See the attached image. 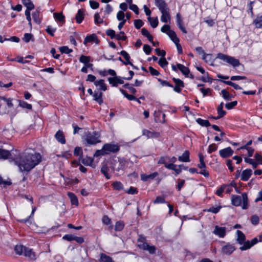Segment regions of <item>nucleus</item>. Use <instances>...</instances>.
I'll use <instances>...</instances> for the list:
<instances>
[{
	"instance_id": "1",
	"label": "nucleus",
	"mask_w": 262,
	"mask_h": 262,
	"mask_svg": "<svg viewBox=\"0 0 262 262\" xmlns=\"http://www.w3.org/2000/svg\"><path fill=\"white\" fill-rule=\"evenodd\" d=\"M12 152H13L14 154H12L10 159L14 161L21 172L30 171L41 160L40 154L32 148H27L18 154L16 150Z\"/></svg>"
},
{
	"instance_id": "2",
	"label": "nucleus",
	"mask_w": 262,
	"mask_h": 262,
	"mask_svg": "<svg viewBox=\"0 0 262 262\" xmlns=\"http://www.w3.org/2000/svg\"><path fill=\"white\" fill-rule=\"evenodd\" d=\"M155 5L158 8L162 13L161 21L163 23H167L170 21V15L169 13V9L164 0H155Z\"/></svg>"
},
{
	"instance_id": "3",
	"label": "nucleus",
	"mask_w": 262,
	"mask_h": 262,
	"mask_svg": "<svg viewBox=\"0 0 262 262\" xmlns=\"http://www.w3.org/2000/svg\"><path fill=\"white\" fill-rule=\"evenodd\" d=\"M232 204L235 206L242 205L243 209L248 207V196L246 193L242 194V196L233 195L231 198Z\"/></svg>"
},
{
	"instance_id": "4",
	"label": "nucleus",
	"mask_w": 262,
	"mask_h": 262,
	"mask_svg": "<svg viewBox=\"0 0 262 262\" xmlns=\"http://www.w3.org/2000/svg\"><path fill=\"white\" fill-rule=\"evenodd\" d=\"M100 135L96 132L86 133L83 137V141L85 145H95L101 142L100 140Z\"/></svg>"
},
{
	"instance_id": "5",
	"label": "nucleus",
	"mask_w": 262,
	"mask_h": 262,
	"mask_svg": "<svg viewBox=\"0 0 262 262\" xmlns=\"http://www.w3.org/2000/svg\"><path fill=\"white\" fill-rule=\"evenodd\" d=\"M216 58L221 59L223 61L230 64L234 67H238L240 64L239 61L238 59L221 53H218L217 54Z\"/></svg>"
},
{
	"instance_id": "6",
	"label": "nucleus",
	"mask_w": 262,
	"mask_h": 262,
	"mask_svg": "<svg viewBox=\"0 0 262 262\" xmlns=\"http://www.w3.org/2000/svg\"><path fill=\"white\" fill-rule=\"evenodd\" d=\"M103 146L106 155L111 152H117L120 149L119 146L117 144L113 143L105 144Z\"/></svg>"
},
{
	"instance_id": "7",
	"label": "nucleus",
	"mask_w": 262,
	"mask_h": 262,
	"mask_svg": "<svg viewBox=\"0 0 262 262\" xmlns=\"http://www.w3.org/2000/svg\"><path fill=\"white\" fill-rule=\"evenodd\" d=\"M213 233L220 238H223L226 235V228L215 226Z\"/></svg>"
},
{
	"instance_id": "8",
	"label": "nucleus",
	"mask_w": 262,
	"mask_h": 262,
	"mask_svg": "<svg viewBox=\"0 0 262 262\" xmlns=\"http://www.w3.org/2000/svg\"><path fill=\"white\" fill-rule=\"evenodd\" d=\"M236 249L235 246L229 243L224 246L222 248V252L225 255H229L231 254Z\"/></svg>"
},
{
	"instance_id": "9",
	"label": "nucleus",
	"mask_w": 262,
	"mask_h": 262,
	"mask_svg": "<svg viewBox=\"0 0 262 262\" xmlns=\"http://www.w3.org/2000/svg\"><path fill=\"white\" fill-rule=\"evenodd\" d=\"M258 242V239L256 237L253 238L251 242L247 241L245 242L244 245L239 247V249L241 251H245L251 248L253 246L257 244Z\"/></svg>"
},
{
	"instance_id": "10",
	"label": "nucleus",
	"mask_w": 262,
	"mask_h": 262,
	"mask_svg": "<svg viewBox=\"0 0 262 262\" xmlns=\"http://www.w3.org/2000/svg\"><path fill=\"white\" fill-rule=\"evenodd\" d=\"M123 78L119 76H115L113 77H109L108 81L109 83L113 86H117L118 84L124 83V80Z\"/></svg>"
},
{
	"instance_id": "11",
	"label": "nucleus",
	"mask_w": 262,
	"mask_h": 262,
	"mask_svg": "<svg viewBox=\"0 0 262 262\" xmlns=\"http://www.w3.org/2000/svg\"><path fill=\"white\" fill-rule=\"evenodd\" d=\"M233 154V150L230 147L221 149L219 151V154L223 158H226L231 156Z\"/></svg>"
},
{
	"instance_id": "12",
	"label": "nucleus",
	"mask_w": 262,
	"mask_h": 262,
	"mask_svg": "<svg viewBox=\"0 0 262 262\" xmlns=\"http://www.w3.org/2000/svg\"><path fill=\"white\" fill-rule=\"evenodd\" d=\"M173 80L175 83V86L173 88V91L177 93H180L182 89L184 88V85L183 82L180 79L173 78Z\"/></svg>"
},
{
	"instance_id": "13",
	"label": "nucleus",
	"mask_w": 262,
	"mask_h": 262,
	"mask_svg": "<svg viewBox=\"0 0 262 262\" xmlns=\"http://www.w3.org/2000/svg\"><path fill=\"white\" fill-rule=\"evenodd\" d=\"M252 174V171L250 169H246L243 171L241 176V180L247 181L249 180Z\"/></svg>"
},
{
	"instance_id": "14",
	"label": "nucleus",
	"mask_w": 262,
	"mask_h": 262,
	"mask_svg": "<svg viewBox=\"0 0 262 262\" xmlns=\"http://www.w3.org/2000/svg\"><path fill=\"white\" fill-rule=\"evenodd\" d=\"M236 241L237 243L239 245H244L246 240V236L245 234L240 230L236 231Z\"/></svg>"
},
{
	"instance_id": "15",
	"label": "nucleus",
	"mask_w": 262,
	"mask_h": 262,
	"mask_svg": "<svg viewBox=\"0 0 262 262\" xmlns=\"http://www.w3.org/2000/svg\"><path fill=\"white\" fill-rule=\"evenodd\" d=\"M12 154H14L13 152H10L8 150L0 148V159H10Z\"/></svg>"
},
{
	"instance_id": "16",
	"label": "nucleus",
	"mask_w": 262,
	"mask_h": 262,
	"mask_svg": "<svg viewBox=\"0 0 262 262\" xmlns=\"http://www.w3.org/2000/svg\"><path fill=\"white\" fill-rule=\"evenodd\" d=\"M95 85L97 87L100 91H105L107 90V86L103 79L96 80L95 82Z\"/></svg>"
},
{
	"instance_id": "17",
	"label": "nucleus",
	"mask_w": 262,
	"mask_h": 262,
	"mask_svg": "<svg viewBox=\"0 0 262 262\" xmlns=\"http://www.w3.org/2000/svg\"><path fill=\"white\" fill-rule=\"evenodd\" d=\"M93 99L99 104H101L103 103L102 99V92L98 91H95L94 94L93 95Z\"/></svg>"
},
{
	"instance_id": "18",
	"label": "nucleus",
	"mask_w": 262,
	"mask_h": 262,
	"mask_svg": "<svg viewBox=\"0 0 262 262\" xmlns=\"http://www.w3.org/2000/svg\"><path fill=\"white\" fill-rule=\"evenodd\" d=\"M142 134L144 136L147 137V138H157L160 136V133L158 132H150L147 129H144L142 131Z\"/></svg>"
},
{
	"instance_id": "19",
	"label": "nucleus",
	"mask_w": 262,
	"mask_h": 262,
	"mask_svg": "<svg viewBox=\"0 0 262 262\" xmlns=\"http://www.w3.org/2000/svg\"><path fill=\"white\" fill-rule=\"evenodd\" d=\"M223 106H224V103L221 102L220 104L217 107V113L218 116L216 117H212V118H214L215 119H219L222 117H223L225 114L226 112L223 110Z\"/></svg>"
},
{
	"instance_id": "20",
	"label": "nucleus",
	"mask_w": 262,
	"mask_h": 262,
	"mask_svg": "<svg viewBox=\"0 0 262 262\" xmlns=\"http://www.w3.org/2000/svg\"><path fill=\"white\" fill-rule=\"evenodd\" d=\"M94 42L96 43V44L98 43V40L97 39V36L94 34H93L89 36H87L85 38L83 43L84 45H86L88 42Z\"/></svg>"
},
{
	"instance_id": "21",
	"label": "nucleus",
	"mask_w": 262,
	"mask_h": 262,
	"mask_svg": "<svg viewBox=\"0 0 262 262\" xmlns=\"http://www.w3.org/2000/svg\"><path fill=\"white\" fill-rule=\"evenodd\" d=\"M158 176V173L157 172H155L150 174H142L141 175V179L143 181H147L149 180H153Z\"/></svg>"
},
{
	"instance_id": "22",
	"label": "nucleus",
	"mask_w": 262,
	"mask_h": 262,
	"mask_svg": "<svg viewBox=\"0 0 262 262\" xmlns=\"http://www.w3.org/2000/svg\"><path fill=\"white\" fill-rule=\"evenodd\" d=\"M55 137L56 139L61 144H65L66 139L63 132L59 130L55 134Z\"/></svg>"
},
{
	"instance_id": "23",
	"label": "nucleus",
	"mask_w": 262,
	"mask_h": 262,
	"mask_svg": "<svg viewBox=\"0 0 262 262\" xmlns=\"http://www.w3.org/2000/svg\"><path fill=\"white\" fill-rule=\"evenodd\" d=\"M178 160L179 161L182 162H190L189 152L188 150H185L182 155L179 157Z\"/></svg>"
},
{
	"instance_id": "24",
	"label": "nucleus",
	"mask_w": 262,
	"mask_h": 262,
	"mask_svg": "<svg viewBox=\"0 0 262 262\" xmlns=\"http://www.w3.org/2000/svg\"><path fill=\"white\" fill-rule=\"evenodd\" d=\"M23 255L26 257H28L30 259H35L36 256L34 252L32 251V250L30 249H29L26 247L25 251Z\"/></svg>"
},
{
	"instance_id": "25",
	"label": "nucleus",
	"mask_w": 262,
	"mask_h": 262,
	"mask_svg": "<svg viewBox=\"0 0 262 262\" xmlns=\"http://www.w3.org/2000/svg\"><path fill=\"white\" fill-rule=\"evenodd\" d=\"M120 54L124 58L125 61H124V64L127 65V64H130L134 67L133 64L131 62L129 61L130 56L129 54L125 51H121L120 53Z\"/></svg>"
},
{
	"instance_id": "26",
	"label": "nucleus",
	"mask_w": 262,
	"mask_h": 262,
	"mask_svg": "<svg viewBox=\"0 0 262 262\" xmlns=\"http://www.w3.org/2000/svg\"><path fill=\"white\" fill-rule=\"evenodd\" d=\"M167 35L169 37L170 39L175 43H177L178 42H180V40L179 38L177 37V34L176 32L173 31H169L168 32H167Z\"/></svg>"
},
{
	"instance_id": "27",
	"label": "nucleus",
	"mask_w": 262,
	"mask_h": 262,
	"mask_svg": "<svg viewBox=\"0 0 262 262\" xmlns=\"http://www.w3.org/2000/svg\"><path fill=\"white\" fill-rule=\"evenodd\" d=\"M253 24L256 28H262V15H257L256 18L253 20Z\"/></svg>"
},
{
	"instance_id": "28",
	"label": "nucleus",
	"mask_w": 262,
	"mask_h": 262,
	"mask_svg": "<svg viewBox=\"0 0 262 262\" xmlns=\"http://www.w3.org/2000/svg\"><path fill=\"white\" fill-rule=\"evenodd\" d=\"M177 66L178 69L185 76L189 74L190 71L187 67L180 63H178Z\"/></svg>"
},
{
	"instance_id": "29",
	"label": "nucleus",
	"mask_w": 262,
	"mask_h": 262,
	"mask_svg": "<svg viewBox=\"0 0 262 262\" xmlns=\"http://www.w3.org/2000/svg\"><path fill=\"white\" fill-rule=\"evenodd\" d=\"M75 19L76 22L78 24H80L82 22V21L84 19V13L83 11L82 10H78L77 13L76 15Z\"/></svg>"
},
{
	"instance_id": "30",
	"label": "nucleus",
	"mask_w": 262,
	"mask_h": 262,
	"mask_svg": "<svg viewBox=\"0 0 262 262\" xmlns=\"http://www.w3.org/2000/svg\"><path fill=\"white\" fill-rule=\"evenodd\" d=\"M68 195L70 199L71 204L77 206L78 205V201L77 196L72 192H69Z\"/></svg>"
},
{
	"instance_id": "31",
	"label": "nucleus",
	"mask_w": 262,
	"mask_h": 262,
	"mask_svg": "<svg viewBox=\"0 0 262 262\" xmlns=\"http://www.w3.org/2000/svg\"><path fill=\"white\" fill-rule=\"evenodd\" d=\"M26 247L23 245H16L15 247V251L18 255H23Z\"/></svg>"
},
{
	"instance_id": "32",
	"label": "nucleus",
	"mask_w": 262,
	"mask_h": 262,
	"mask_svg": "<svg viewBox=\"0 0 262 262\" xmlns=\"http://www.w3.org/2000/svg\"><path fill=\"white\" fill-rule=\"evenodd\" d=\"M222 206H213L211 207H210L208 209H205L204 211L205 212H211L213 213H217L219 212L220 209H221Z\"/></svg>"
},
{
	"instance_id": "33",
	"label": "nucleus",
	"mask_w": 262,
	"mask_h": 262,
	"mask_svg": "<svg viewBox=\"0 0 262 262\" xmlns=\"http://www.w3.org/2000/svg\"><path fill=\"white\" fill-rule=\"evenodd\" d=\"M55 19L61 23H64V16L61 13H54L53 14Z\"/></svg>"
},
{
	"instance_id": "34",
	"label": "nucleus",
	"mask_w": 262,
	"mask_h": 262,
	"mask_svg": "<svg viewBox=\"0 0 262 262\" xmlns=\"http://www.w3.org/2000/svg\"><path fill=\"white\" fill-rule=\"evenodd\" d=\"M147 19L153 28H155L158 26L159 22L157 17L154 18L149 16L147 18Z\"/></svg>"
},
{
	"instance_id": "35",
	"label": "nucleus",
	"mask_w": 262,
	"mask_h": 262,
	"mask_svg": "<svg viewBox=\"0 0 262 262\" xmlns=\"http://www.w3.org/2000/svg\"><path fill=\"white\" fill-rule=\"evenodd\" d=\"M93 159L91 157H86L82 159V163L86 166L93 167Z\"/></svg>"
},
{
	"instance_id": "36",
	"label": "nucleus",
	"mask_w": 262,
	"mask_h": 262,
	"mask_svg": "<svg viewBox=\"0 0 262 262\" xmlns=\"http://www.w3.org/2000/svg\"><path fill=\"white\" fill-rule=\"evenodd\" d=\"M141 33L143 36L146 37L150 42H152V36L146 29L142 28Z\"/></svg>"
},
{
	"instance_id": "37",
	"label": "nucleus",
	"mask_w": 262,
	"mask_h": 262,
	"mask_svg": "<svg viewBox=\"0 0 262 262\" xmlns=\"http://www.w3.org/2000/svg\"><path fill=\"white\" fill-rule=\"evenodd\" d=\"M244 161L246 163L251 164L254 169L256 168L258 165V163L254 161L253 159L245 158Z\"/></svg>"
},
{
	"instance_id": "38",
	"label": "nucleus",
	"mask_w": 262,
	"mask_h": 262,
	"mask_svg": "<svg viewBox=\"0 0 262 262\" xmlns=\"http://www.w3.org/2000/svg\"><path fill=\"white\" fill-rule=\"evenodd\" d=\"M32 17L33 20L36 23V24H40L41 22L40 18L39 17V12L38 10L35 11L32 13Z\"/></svg>"
},
{
	"instance_id": "39",
	"label": "nucleus",
	"mask_w": 262,
	"mask_h": 262,
	"mask_svg": "<svg viewBox=\"0 0 262 262\" xmlns=\"http://www.w3.org/2000/svg\"><path fill=\"white\" fill-rule=\"evenodd\" d=\"M196 122L203 126H209L210 125V122L207 120H204L201 118H198L196 120Z\"/></svg>"
},
{
	"instance_id": "40",
	"label": "nucleus",
	"mask_w": 262,
	"mask_h": 262,
	"mask_svg": "<svg viewBox=\"0 0 262 262\" xmlns=\"http://www.w3.org/2000/svg\"><path fill=\"white\" fill-rule=\"evenodd\" d=\"M212 54H204V55L202 56V59L206 62L208 63H212L213 62L212 59Z\"/></svg>"
},
{
	"instance_id": "41",
	"label": "nucleus",
	"mask_w": 262,
	"mask_h": 262,
	"mask_svg": "<svg viewBox=\"0 0 262 262\" xmlns=\"http://www.w3.org/2000/svg\"><path fill=\"white\" fill-rule=\"evenodd\" d=\"M100 262H115L112 258L105 254H101L100 256Z\"/></svg>"
},
{
	"instance_id": "42",
	"label": "nucleus",
	"mask_w": 262,
	"mask_h": 262,
	"mask_svg": "<svg viewBox=\"0 0 262 262\" xmlns=\"http://www.w3.org/2000/svg\"><path fill=\"white\" fill-rule=\"evenodd\" d=\"M23 5L26 7L27 9H34V6L30 0H21Z\"/></svg>"
},
{
	"instance_id": "43",
	"label": "nucleus",
	"mask_w": 262,
	"mask_h": 262,
	"mask_svg": "<svg viewBox=\"0 0 262 262\" xmlns=\"http://www.w3.org/2000/svg\"><path fill=\"white\" fill-rule=\"evenodd\" d=\"M109 169L106 165H104L101 167V172L105 176L107 179H110L111 176L109 175L108 172Z\"/></svg>"
},
{
	"instance_id": "44",
	"label": "nucleus",
	"mask_w": 262,
	"mask_h": 262,
	"mask_svg": "<svg viewBox=\"0 0 262 262\" xmlns=\"http://www.w3.org/2000/svg\"><path fill=\"white\" fill-rule=\"evenodd\" d=\"M124 224L122 221H118L116 223L115 230L117 231H120L123 230Z\"/></svg>"
},
{
	"instance_id": "45",
	"label": "nucleus",
	"mask_w": 262,
	"mask_h": 262,
	"mask_svg": "<svg viewBox=\"0 0 262 262\" xmlns=\"http://www.w3.org/2000/svg\"><path fill=\"white\" fill-rule=\"evenodd\" d=\"M91 61V57L90 56H86L83 55H82L80 56L79 58V61L83 64L84 65L88 62H89Z\"/></svg>"
},
{
	"instance_id": "46",
	"label": "nucleus",
	"mask_w": 262,
	"mask_h": 262,
	"mask_svg": "<svg viewBox=\"0 0 262 262\" xmlns=\"http://www.w3.org/2000/svg\"><path fill=\"white\" fill-rule=\"evenodd\" d=\"M221 93L223 97L227 100H230L231 99V96L230 95L229 92L225 89H223L221 91Z\"/></svg>"
},
{
	"instance_id": "47",
	"label": "nucleus",
	"mask_w": 262,
	"mask_h": 262,
	"mask_svg": "<svg viewBox=\"0 0 262 262\" xmlns=\"http://www.w3.org/2000/svg\"><path fill=\"white\" fill-rule=\"evenodd\" d=\"M227 187V185H223L219 188H218L215 192V194L219 196H222V193L225 189Z\"/></svg>"
},
{
	"instance_id": "48",
	"label": "nucleus",
	"mask_w": 262,
	"mask_h": 262,
	"mask_svg": "<svg viewBox=\"0 0 262 262\" xmlns=\"http://www.w3.org/2000/svg\"><path fill=\"white\" fill-rule=\"evenodd\" d=\"M120 91L121 93L129 100H137V98L134 96L133 95L128 94L126 93L125 91L120 89Z\"/></svg>"
},
{
	"instance_id": "49",
	"label": "nucleus",
	"mask_w": 262,
	"mask_h": 262,
	"mask_svg": "<svg viewBox=\"0 0 262 262\" xmlns=\"http://www.w3.org/2000/svg\"><path fill=\"white\" fill-rule=\"evenodd\" d=\"M225 83H226L227 85H230L232 87H233L235 90H242V88L240 86H239L238 84L230 81H224Z\"/></svg>"
},
{
	"instance_id": "50",
	"label": "nucleus",
	"mask_w": 262,
	"mask_h": 262,
	"mask_svg": "<svg viewBox=\"0 0 262 262\" xmlns=\"http://www.w3.org/2000/svg\"><path fill=\"white\" fill-rule=\"evenodd\" d=\"M113 187L116 190H121L123 189L122 184L119 181H115L113 183Z\"/></svg>"
},
{
	"instance_id": "51",
	"label": "nucleus",
	"mask_w": 262,
	"mask_h": 262,
	"mask_svg": "<svg viewBox=\"0 0 262 262\" xmlns=\"http://www.w3.org/2000/svg\"><path fill=\"white\" fill-rule=\"evenodd\" d=\"M105 155H106L105 153V151L104 149H103V146L101 149H98L96 151L95 154H94V157H98L100 156H104Z\"/></svg>"
},
{
	"instance_id": "52",
	"label": "nucleus",
	"mask_w": 262,
	"mask_h": 262,
	"mask_svg": "<svg viewBox=\"0 0 262 262\" xmlns=\"http://www.w3.org/2000/svg\"><path fill=\"white\" fill-rule=\"evenodd\" d=\"M59 50L62 53L69 54L71 53L73 50L69 49L67 46H62L59 48Z\"/></svg>"
},
{
	"instance_id": "53",
	"label": "nucleus",
	"mask_w": 262,
	"mask_h": 262,
	"mask_svg": "<svg viewBox=\"0 0 262 262\" xmlns=\"http://www.w3.org/2000/svg\"><path fill=\"white\" fill-rule=\"evenodd\" d=\"M124 34V32L121 31L119 34L116 35L115 38L118 40H125L127 39V37Z\"/></svg>"
},
{
	"instance_id": "54",
	"label": "nucleus",
	"mask_w": 262,
	"mask_h": 262,
	"mask_svg": "<svg viewBox=\"0 0 262 262\" xmlns=\"http://www.w3.org/2000/svg\"><path fill=\"white\" fill-rule=\"evenodd\" d=\"M144 25L143 22L141 19H135L134 20V25L136 29H139L142 27Z\"/></svg>"
},
{
	"instance_id": "55",
	"label": "nucleus",
	"mask_w": 262,
	"mask_h": 262,
	"mask_svg": "<svg viewBox=\"0 0 262 262\" xmlns=\"http://www.w3.org/2000/svg\"><path fill=\"white\" fill-rule=\"evenodd\" d=\"M74 154L75 156H80V158L82 157V149L80 147H76L74 149Z\"/></svg>"
},
{
	"instance_id": "56",
	"label": "nucleus",
	"mask_w": 262,
	"mask_h": 262,
	"mask_svg": "<svg viewBox=\"0 0 262 262\" xmlns=\"http://www.w3.org/2000/svg\"><path fill=\"white\" fill-rule=\"evenodd\" d=\"M158 63L162 68H164L166 66H167L168 63L166 61V59L164 57H163L159 59Z\"/></svg>"
},
{
	"instance_id": "57",
	"label": "nucleus",
	"mask_w": 262,
	"mask_h": 262,
	"mask_svg": "<svg viewBox=\"0 0 262 262\" xmlns=\"http://www.w3.org/2000/svg\"><path fill=\"white\" fill-rule=\"evenodd\" d=\"M19 105L23 108H26L28 110H31L32 108V105L28 104L25 101H20Z\"/></svg>"
},
{
	"instance_id": "58",
	"label": "nucleus",
	"mask_w": 262,
	"mask_h": 262,
	"mask_svg": "<svg viewBox=\"0 0 262 262\" xmlns=\"http://www.w3.org/2000/svg\"><path fill=\"white\" fill-rule=\"evenodd\" d=\"M116 17H117V19L119 21H121V20H123V19H125V14L123 12V11H118Z\"/></svg>"
},
{
	"instance_id": "59",
	"label": "nucleus",
	"mask_w": 262,
	"mask_h": 262,
	"mask_svg": "<svg viewBox=\"0 0 262 262\" xmlns=\"http://www.w3.org/2000/svg\"><path fill=\"white\" fill-rule=\"evenodd\" d=\"M46 31L48 34L53 36L54 35V32L56 31V29L48 26L47 27Z\"/></svg>"
},
{
	"instance_id": "60",
	"label": "nucleus",
	"mask_w": 262,
	"mask_h": 262,
	"mask_svg": "<svg viewBox=\"0 0 262 262\" xmlns=\"http://www.w3.org/2000/svg\"><path fill=\"white\" fill-rule=\"evenodd\" d=\"M90 5L91 8L93 9H97L99 7V4L98 2L94 1L93 0H90Z\"/></svg>"
},
{
	"instance_id": "61",
	"label": "nucleus",
	"mask_w": 262,
	"mask_h": 262,
	"mask_svg": "<svg viewBox=\"0 0 262 262\" xmlns=\"http://www.w3.org/2000/svg\"><path fill=\"white\" fill-rule=\"evenodd\" d=\"M106 34L107 35L110 36L112 39L115 38V31L112 29H108L106 30Z\"/></svg>"
},
{
	"instance_id": "62",
	"label": "nucleus",
	"mask_w": 262,
	"mask_h": 262,
	"mask_svg": "<svg viewBox=\"0 0 262 262\" xmlns=\"http://www.w3.org/2000/svg\"><path fill=\"white\" fill-rule=\"evenodd\" d=\"M251 223L254 225H256L259 223V217L256 215H253L251 217Z\"/></svg>"
},
{
	"instance_id": "63",
	"label": "nucleus",
	"mask_w": 262,
	"mask_h": 262,
	"mask_svg": "<svg viewBox=\"0 0 262 262\" xmlns=\"http://www.w3.org/2000/svg\"><path fill=\"white\" fill-rule=\"evenodd\" d=\"M129 8L134 11L136 14H139V9L136 5L132 4L129 5Z\"/></svg>"
},
{
	"instance_id": "64",
	"label": "nucleus",
	"mask_w": 262,
	"mask_h": 262,
	"mask_svg": "<svg viewBox=\"0 0 262 262\" xmlns=\"http://www.w3.org/2000/svg\"><path fill=\"white\" fill-rule=\"evenodd\" d=\"M155 51L156 54L159 56H161L162 58L164 57L166 55V52L164 50H161L159 48H157L155 49Z\"/></svg>"
}]
</instances>
